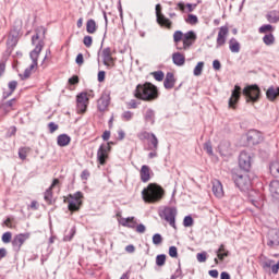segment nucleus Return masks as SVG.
<instances>
[{"instance_id": "nucleus-41", "label": "nucleus", "mask_w": 279, "mask_h": 279, "mask_svg": "<svg viewBox=\"0 0 279 279\" xmlns=\"http://www.w3.org/2000/svg\"><path fill=\"white\" fill-rule=\"evenodd\" d=\"M165 263H167V255H165V254L157 255L156 265L158 267H162L165 265Z\"/></svg>"}, {"instance_id": "nucleus-12", "label": "nucleus", "mask_w": 279, "mask_h": 279, "mask_svg": "<svg viewBox=\"0 0 279 279\" xmlns=\"http://www.w3.org/2000/svg\"><path fill=\"white\" fill-rule=\"evenodd\" d=\"M110 145H112V142L101 144L97 150V161L101 166L106 165V160H108V153L112 149Z\"/></svg>"}, {"instance_id": "nucleus-6", "label": "nucleus", "mask_w": 279, "mask_h": 279, "mask_svg": "<svg viewBox=\"0 0 279 279\" xmlns=\"http://www.w3.org/2000/svg\"><path fill=\"white\" fill-rule=\"evenodd\" d=\"M232 180L240 191H250L252 189V179L247 174L232 173Z\"/></svg>"}, {"instance_id": "nucleus-35", "label": "nucleus", "mask_w": 279, "mask_h": 279, "mask_svg": "<svg viewBox=\"0 0 279 279\" xmlns=\"http://www.w3.org/2000/svg\"><path fill=\"white\" fill-rule=\"evenodd\" d=\"M216 254L219 260H225V258H228V256H230V251L226 250V245L221 244L216 251Z\"/></svg>"}, {"instance_id": "nucleus-2", "label": "nucleus", "mask_w": 279, "mask_h": 279, "mask_svg": "<svg viewBox=\"0 0 279 279\" xmlns=\"http://www.w3.org/2000/svg\"><path fill=\"white\" fill-rule=\"evenodd\" d=\"M133 95L135 99H141V101H156L160 97L158 87L149 82L138 84Z\"/></svg>"}, {"instance_id": "nucleus-37", "label": "nucleus", "mask_w": 279, "mask_h": 279, "mask_svg": "<svg viewBox=\"0 0 279 279\" xmlns=\"http://www.w3.org/2000/svg\"><path fill=\"white\" fill-rule=\"evenodd\" d=\"M86 32L87 34H95L97 32V22L90 19L86 22Z\"/></svg>"}, {"instance_id": "nucleus-45", "label": "nucleus", "mask_w": 279, "mask_h": 279, "mask_svg": "<svg viewBox=\"0 0 279 279\" xmlns=\"http://www.w3.org/2000/svg\"><path fill=\"white\" fill-rule=\"evenodd\" d=\"M227 37H223L222 35L217 36L216 40V47L219 49V47H223L226 45Z\"/></svg>"}, {"instance_id": "nucleus-9", "label": "nucleus", "mask_w": 279, "mask_h": 279, "mask_svg": "<svg viewBox=\"0 0 279 279\" xmlns=\"http://www.w3.org/2000/svg\"><path fill=\"white\" fill-rule=\"evenodd\" d=\"M45 47V41L39 40L36 45L35 49L31 51L29 58L32 60V64L27 68L28 71H33L38 66V58H40V52L43 51V48Z\"/></svg>"}, {"instance_id": "nucleus-47", "label": "nucleus", "mask_w": 279, "mask_h": 279, "mask_svg": "<svg viewBox=\"0 0 279 279\" xmlns=\"http://www.w3.org/2000/svg\"><path fill=\"white\" fill-rule=\"evenodd\" d=\"M134 119V112L132 111H124L122 113V121H132Z\"/></svg>"}, {"instance_id": "nucleus-63", "label": "nucleus", "mask_w": 279, "mask_h": 279, "mask_svg": "<svg viewBox=\"0 0 279 279\" xmlns=\"http://www.w3.org/2000/svg\"><path fill=\"white\" fill-rule=\"evenodd\" d=\"M98 82H106V71L98 72Z\"/></svg>"}, {"instance_id": "nucleus-3", "label": "nucleus", "mask_w": 279, "mask_h": 279, "mask_svg": "<svg viewBox=\"0 0 279 279\" xmlns=\"http://www.w3.org/2000/svg\"><path fill=\"white\" fill-rule=\"evenodd\" d=\"M165 197V189L157 183H149L142 191V198L146 204H158Z\"/></svg>"}, {"instance_id": "nucleus-1", "label": "nucleus", "mask_w": 279, "mask_h": 279, "mask_svg": "<svg viewBox=\"0 0 279 279\" xmlns=\"http://www.w3.org/2000/svg\"><path fill=\"white\" fill-rule=\"evenodd\" d=\"M241 94L245 98L246 104H256L260 99V87L258 85H247L242 90L239 85H235L229 98V108L236 110V104L241 99Z\"/></svg>"}, {"instance_id": "nucleus-60", "label": "nucleus", "mask_w": 279, "mask_h": 279, "mask_svg": "<svg viewBox=\"0 0 279 279\" xmlns=\"http://www.w3.org/2000/svg\"><path fill=\"white\" fill-rule=\"evenodd\" d=\"M58 124H56L54 122H49L48 123V130L50 132V134H53V132H56L58 130Z\"/></svg>"}, {"instance_id": "nucleus-33", "label": "nucleus", "mask_w": 279, "mask_h": 279, "mask_svg": "<svg viewBox=\"0 0 279 279\" xmlns=\"http://www.w3.org/2000/svg\"><path fill=\"white\" fill-rule=\"evenodd\" d=\"M69 143H71V136L68 134H61L57 137V145H59V147H66Z\"/></svg>"}, {"instance_id": "nucleus-62", "label": "nucleus", "mask_w": 279, "mask_h": 279, "mask_svg": "<svg viewBox=\"0 0 279 279\" xmlns=\"http://www.w3.org/2000/svg\"><path fill=\"white\" fill-rule=\"evenodd\" d=\"M69 84H71V86H75V84H80V77L77 75L70 77Z\"/></svg>"}, {"instance_id": "nucleus-26", "label": "nucleus", "mask_w": 279, "mask_h": 279, "mask_svg": "<svg viewBox=\"0 0 279 279\" xmlns=\"http://www.w3.org/2000/svg\"><path fill=\"white\" fill-rule=\"evenodd\" d=\"M269 191H270L271 197H274L275 199H279V181L278 180H274L270 182Z\"/></svg>"}, {"instance_id": "nucleus-46", "label": "nucleus", "mask_w": 279, "mask_h": 279, "mask_svg": "<svg viewBox=\"0 0 279 279\" xmlns=\"http://www.w3.org/2000/svg\"><path fill=\"white\" fill-rule=\"evenodd\" d=\"M193 223H194L193 217H191V216L184 217V219H183L184 228H191V226H193Z\"/></svg>"}, {"instance_id": "nucleus-11", "label": "nucleus", "mask_w": 279, "mask_h": 279, "mask_svg": "<svg viewBox=\"0 0 279 279\" xmlns=\"http://www.w3.org/2000/svg\"><path fill=\"white\" fill-rule=\"evenodd\" d=\"M88 109V93L82 92L76 96V112L84 114Z\"/></svg>"}, {"instance_id": "nucleus-7", "label": "nucleus", "mask_w": 279, "mask_h": 279, "mask_svg": "<svg viewBox=\"0 0 279 279\" xmlns=\"http://www.w3.org/2000/svg\"><path fill=\"white\" fill-rule=\"evenodd\" d=\"M140 141H148V151H158V137L156 134L142 131L137 134Z\"/></svg>"}, {"instance_id": "nucleus-13", "label": "nucleus", "mask_w": 279, "mask_h": 279, "mask_svg": "<svg viewBox=\"0 0 279 279\" xmlns=\"http://www.w3.org/2000/svg\"><path fill=\"white\" fill-rule=\"evenodd\" d=\"M239 167L243 171H250L252 169V155L250 153L242 150L239 156Z\"/></svg>"}, {"instance_id": "nucleus-48", "label": "nucleus", "mask_w": 279, "mask_h": 279, "mask_svg": "<svg viewBox=\"0 0 279 279\" xmlns=\"http://www.w3.org/2000/svg\"><path fill=\"white\" fill-rule=\"evenodd\" d=\"M196 258L198 263H206L208 260V254L206 252L197 253Z\"/></svg>"}, {"instance_id": "nucleus-53", "label": "nucleus", "mask_w": 279, "mask_h": 279, "mask_svg": "<svg viewBox=\"0 0 279 279\" xmlns=\"http://www.w3.org/2000/svg\"><path fill=\"white\" fill-rule=\"evenodd\" d=\"M75 236V228H72L69 232V234H65L63 236V241H73V238Z\"/></svg>"}, {"instance_id": "nucleus-44", "label": "nucleus", "mask_w": 279, "mask_h": 279, "mask_svg": "<svg viewBox=\"0 0 279 279\" xmlns=\"http://www.w3.org/2000/svg\"><path fill=\"white\" fill-rule=\"evenodd\" d=\"M258 32L259 34H267V32H274V26H271V24L262 25Z\"/></svg>"}, {"instance_id": "nucleus-27", "label": "nucleus", "mask_w": 279, "mask_h": 279, "mask_svg": "<svg viewBox=\"0 0 279 279\" xmlns=\"http://www.w3.org/2000/svg\"><path fill=\"white\" fill-rule=\"evenodd\" d=\"M144 121L154 125V123H156V111H154V109H147L144 114Z\"/></svg>"}, {"instance_id": "nucleus-56", "label": "nucleus", "mask_w": 279, "mask_h": 279, "mask_svg": "<svg viewBox=\"0 0 279 279\" xmlns=\"http://www.w3.org/2000/svg\"><path fill=\"white\" fill-rule=\"evenodd\" d=\"M229 28L228 26H221L219 28L218 35L223 36L225 38H228Z\"/></svg>"}, {"instance_id": "nucleus-8", "label": "nucleus", "mask_w": 279, "mask_h": 279, "mask_svg": "<svg viewBox=\"0 0 279 279\" xmlns=\"http://www.w3.org/2000/svg\"><path fill=\"white\" fill-rule=\"evenodd\" d=\"M195 40H197V34L193 31H189L183 35V44L178 46V51H189L193 45H195Z\"/></svg>"}, {"instance_id": "nucleus-18", "label": "nucleus", "mask_w": 279, "mask_h": 279, "mask_svg": "<svg viewBox=\"0 0 279 279\" xmlns=\"http://www.w3.org/2000/svg\"><path fill=\"white\" fill-rule=\"evenodd\" d=\"M110 106V95H102L97 101L99 112H106Z\"/></svg>"}, {"instance_id": "nucleus-22", "label": "nucleus", "mask_w": 279, "mask_h": 279, "mask_svg": "<svg viewBox=\"0 0 279 279\" xmlns=\"http://www.w3.org/2000/svg\"><path fill=\"white\" fill-rule=\"evenodd\" d=\"M163 86L167 90H171L173 86H175V76L173 75L172 72H168L166 74V78L163 81Z\"/></svg>"}, {"instance_id": "nucleus-38", "label": "nucleus", "mask_w": 279, "mask_h": 279, "mask_svg": "<svg viewBox=\"0 0 279 279\" xmlns=\"http://www.w3.org/2000/svg\"><path fill=\"white\" fill-rule=\"evenodd\" d=\"M263 43L269 47L276 43V37H274V34L269 33L263 37Z\"/></svg>"}, {"instance_id": "nucleus-52", "label": "nucleus", "mask_w": 279, "mask_h": 279, "mask_svg": "<svg viewBox=\"0 0 279 279\" xmlns=\"http://www.w3.org/2000/svg\"><path fill=\"white\" fill-rule=\"evenodd\" d=\"M154 245H160L162 243V235L160 233H156L153 235Z\"/></svg>"}, {"instance_id": "nucleus-16", "label": "nucleus", "mask_w": 279, "mask_h": 279, "mask_svg": "<svg viewBox=\"0 0 279 279\" xmlns=\"http://www.w3.org/2000/svg\"><path fill=\"white\" fill-rule=\"evenodd\" d=\"M248 145H258L263 143V133L256 130H251L246 135Z\"/></svg>"}, {"instance_id": "nucleus-4", "label": "nucleus", "mask_w": 279, "mask_h": 279, "mask_svg": "<svg viewBox=\"0 0 279 279\" xmlns=\"http://www.w3.org/2000/svg\"><path fill=\"white\" fill-rule=\"evenodd\" d=\"M83 198L84 194L82 192H76L74 194H69L63 202L64 204H68V210H70V213H77L80 211V208H82Z\"/></svg>"}, {"instance_id": "nucleus-51", "label": "nucleus", "mask_w": 279, "mask_h": 279, "mask_svg": "<svg viewBox=\"0 0 279 279\" xmlns=\"http://www.w3.org/2000/svg\"><path fill=\"white\" fill-rule=\"evenodd\" d=\"M12 241V232L7 231L2 234V243H10Z\"/></svg>"}, {"instance_id": "nucleus-14", "label": "nucleus", "mask_w": 279, "mask_h": 279, "mask_svg": "<svg viewBox=\"0 0 279 279\" xmlns=\"http://www.w3.org/2000/svg\"><path fill=\"white\" fill-rule=\"evenodd\" d=\"M31 236V232L16 234L12 240V246L14 252H21V247H23L25 241H27Z\"/></svg>"}, {"instance_id": "nucleus-5", "label": "nucleus", "mask_w": 279, "mask_h": 279, "mask_svg": "<svg viewBox=\"0 0 279 279\" xmlns=\"http://www.w3.org/2000/svg\"><path fill=\"white\" fill-rule=\"evenodd\" d=\"M159 217L165 219L173 228L178 230V226L175 225V217H178V209L175 207H165L163 210L159 213Z\"/></svg>"}, {"instance_id": "nucleus-43", "label": "nucleus", "mask_w": 279, "mask_h": 279, "mask_svg": "<svg viewBox=\"0 0 279 279\" xmlns=\"http://www.w3.org/2000/svg\"><path fill=\"white\" fill-rule=\"evenodd\" d=\"M150 75H153V77L157 82H162V80H165V72H162V71L151 72Z\"/></svg>"}, {"instance_id": "nucleus-55", "label": "nucleus", "mask_w": 279, "mask_h": 279, "mask_svg": "<svg viewBox=\"0 0 279 279\" xmlns=\"http://www.w3.org/2000/svg\"><path fill=\"white\" fill-rule=\"evenodd\" d=\"M274 263H276V262L272 259H267L262 263V267H263V269H271Z\"/></svg>"}, {"instance_id": "nucleus-34", "label": "nucleus", "mask_w": 279, "mask_h": 279, "mask_svg": "<svg viewBox=\"0 0 279 279\" xmlns=\"http://www.w3.org/2000/svg\"><path fill=\"white\" fill-rule=\"evenodd\" d=\"M183 40H184V33H182V31H175L173 33V43L177 50H178V47H182L180 43H182Z\"/></svg>"}, {"instance_id": "nucleus-21", "label": "nucleus", "mask_w": 279, "mask_h": 279, "mask_svg": "<svg viewBox=\"0 0 279 279\" xmlns=\"http://www.w3.org/2000/svg\"><path fill=\"white\" fill-rule=\"evenodd\" d=\"M213 193L216 197H223V185L221 181L217 179L213 181Z\"/></svg>"}, {"instance_id": "nucleus-39", "label": "nucleus", "mask_w": 279, "mask_h": 279, "mask_svg": "<svg viewBox=\"0 0 279 279\" xmlns=\"http://www.w3.org/2000/svg\"><path fill=\"white\" fill-rule=\"evenodd\" d=\"M202 71H204V61H199L194 68L193 73L195 77H199V75H202Z\"/></svg>"}, {"instance_id": "nucleus-59", "label": "nucleus", "mask_w": 279, "mask_h": 279, "mask_svg": "<svg viewBox=\"0 0 279 279\" xmlns=\"http://www.w3.org/2000/svg\"><path fill=\"white\" fill-rule=\"evenodd\" d=\"M8 86H9L10 92L14 93V90H16V87L19 86V82L11 81V82H9Z\"/></svg>"}, {"instance_id": "nucleus-29", "label": "nucleus", "mask_w": 279, "mask_h": 279, "mask_svg": "<svg viewBox=\"0 0 279 279\" xmlns=\"http://www.w3.org/2000/svg\"><path fill=\"white\" fill-rule=\"evenodd\" d=\"M229 49L231 51V53H239L241 51V43H239V40H236V38H231L229 40Z\"/></svg>"}, {"instance_id": "nucleus-17", "label": "nucleus", "mask_w": 279, "mask_h": 279, "mask_svg": "<svg viewBox=\"0 0 279 279\" xmlns=\"http://www.w3.org/2000/svg\"><path fill=\"white\" fill-rule=\"evenodd\" d=\"M267 240H268L267 241L268 247H278V245H279V230L278 229L269 230Z\"/></svg>"}, {"instance_id": "nucleus-64", "label": "nucleus", "mask_w": 279, "mask_h": 279, "mask_svg": "<svg viewBox=\"0 0 279 279\" xmlns=\"http://www.w3.org/2000/svg\"><path fill=\"white\" fill-rule=\"evenodd\" d=\"M270 269H271L272 274H278V271H279V260L277 262V264L274 263Z\"/></svg>"}, {"instance_id": "nucleus-31", "label": "nucleus", "mask_w": 279, "mask_h": 279, "mask_svg": "<svg viewBox=\"0 0 279 279\" xmlns=\"http://www.w3.org/2000/svg\"><path fill=\"white\" fill-rule=\"evenodd\" d=\"M218 151L221 156H228L230 154V143L228 141L220 142Z\"/></svg>"}, {"instance_id": "nucleus-15", "label": "nucleus", "mask_w": 279, "mask_h": 279, "mask_svg": "<svg viewBox=\"0 0 279 279\" xmlns=\"http://www.w3.org/2000/svg\"><path fill=\"white\" fill-rule=\"evenodd\" d=\"M60 184L59 179H53L51 185L45 191L44 193V199L48 206H53L54 201H53V189Z\"/></svg>"}, {"instance_id": "nucleus-40", "label": "nucleus", "mask_w": 279, "mask_h": 279, "mask_svg": "<svg viewBox=\"0 0 279 279\" xmlns=\"http://www.w3.org/2000/svg\"><path fill=\"white\" fill-rule=\"evenodd\" d=\"M27 154H29V147H22L19 149V158L21 160H26Z\"/></svg>"}, {"instance_id": "nucleus-30", "label": "nucleus", "mask_w": 279, "mask_h": 279, "mask_svg": "<svg viewBox=\"0 0 279 279\" xmlns=\"http://www.w3.org/2000/svg\"><path fill=\"white\" fill-rule=\"evenodd\" d=\"M121 226H123V228H131L132 230H134V228H136L137 226L136 218L134 217L124 218L121 221Z\"/></svg>"}, {"instance_id": "nucleus-50", "label": "nucleus", "mask_w": 279, "mask_h": 279, "mask_svg": "<svg viewBox=\"0 0 279 279\" xmlns=\"http://www.w3.org/2000/svg\"><path fill=\"white\" fill-rule=\"evenodd\" d=\"M204 150L208 154V156H213V143L210 141L204 144Z\"/></svg>"}, {"instance_id": "nucleus-19", "label": "nucleus", "mask_w": 279, "mask_h": 279, "mask_svg": "<svg viewBox=\"0 0 279 279\" xmlns=\"http://www.w3.org/2000/svg\"><path fill=\"white\" fill-rule=\"evenodd\" d=\"M140 178L144 183L149 182L151 180V168H149L147 165L142 166L140 170Z\"/></svg>"}, {"instance_id": "nucleus-23", "label": "nucleus", "mask_w": 279, "mask_h": 279, "mask_svg": "<svg viewBox=\"0 0 279 279\" xmlns=\"http://www.w3.org/2000/svg\"><path fill=\"white\" fill-rule=\"evenodd\" d=\"M172 62L175 64V66H184L186 57H184V54L181 52H174L172 53Z\"/></svg>"}, {"instance_id": "nucleus-10", "label": "nucleus", "mask_w": 279, "mask_h": 279, "mask_svg": "<svg viewBox=\"0 0 279 279\" xmlns=\"http://www.w3.org/2000/svg\"><path fill=\"white\" fill-rule=\"evenodd\" d=\"M155 10L158 25H160L161 27H166V29H172L173 22H171V20L162 14V7L160 4H156Z\"/></svg>"}, {"instance_id": "nucleus-32", "label": "nucleus", "mask_w": 279, "mask_h": 279, "mask_svg": "<svg viewBox=\"0 0 279 279\" xmlns=\"http://www.w3.org/2000/svg\"><path fill=\"white\" fill-rule=\"evenodd\" d=\"M268 23L276 24L279 22V10H271L266 14Z\"/></svg>"}, {"instance_id": "nucleus-49", "label": "nucleus", "mask_w": 279, "mask_h": 279, "mask_svg": "<svg viewBox=\"0 0 279 279\" xmlns=\"http://www.w3.org/2000/svg\"><path fill=\"white\" fill-rule=\"evenodd\" d=\"M141 102L136 101V99H131L129 102H126V106L129 108V110H136V108H138V105Z\"/></svg>"}, {"instance_id": "nucleus-61", "label": "nucleus", "mask_w": 279, "mask_h": 279, "mask_svg": "<svg viewBox=\"0 0 279 279\" xmlns=\"http://www.w3.org/2000/svg\"><path fill=\"white\" fill-rule=\"evenodd\" d=\"M32 72L31 70H28V68L25 69L23 74H20L21 80H28V77H31Z\"/></svg>"}, {"instance_id": "nucleus-20", "label": "nucleus", "mask_w": 279, "mask_h": 279, "mask_svg": "<svg viewBox=\"0 0 279 279\" xmlns=\"http://www.w3.org/2000/svg\"><path fill=\"white\" fill-rule=\"evenodd\" d=\"M102 62L105 66H112L114 64V59L112 58V50L110 48H105L102 50Z\"/></svg>"}, {"instance_id": "nucleus-54", "label": "nucleus", "mask_w": 279, "mask_h": 279, "mask_svg": "<svg viewBox=\"0 0 279 279\" xmlns=\"http://www.w3.org/2000/svg\"><path fill=\"white\" fill-rule=\"evenodd\" d=\"M83 45H85V47L89 48L93 47V37L92 36H85L83 38Z\"/></svg>"}, {"instance_id": "nucleus-28", "label": "nucleus", "mask_w": 279, "mask_h": 279, "mask_svg": "<svg viewBox=\"0 0 279 279\" xmlns=\"http://www.w3.org/2000/svg\"><path fill=\"white\" fill-rule=\"evenodd\" d=\"M266 97L269 101H276L277 97H279V87L274 88V86H270L266 92Z\"/></svg>"}, {"instance_id": "nucleus-58", "label": "nucleus", "mask_w": 279, "mask_h": 279, "mask_svg": "<svg viewBox=\"0 0 279 279\" xmlns=\"http://www.w3.org/2000/svg\"><path fill=\"white\" fill-rule=\"evenodd\" d=\"M147 230V228L145 227V225L143 223H140L135 227V231L138 233V234H145V231Z\"/></svg>"}, {"instance_id": "nucleus-36", "label": "nucleus", "mask_w": 279, "mask_h": 279, "mask_svg": "<svg viewBox=\"0 0 279 279\" xmlns=\"http://www.w3.org/2000/svg\"><path fill=\"white\" fill-rule=\"evenodd\" d=\"M269 170H270L272 178H279V161H278V159L270 162Z\"/></svg>"}, {"instance_id": "nucleus-42", "label": "nucleus", "mask_w": 279, "mask_h": 279, "mask_svg": "<svg viewBox=\"0 0 279 279\" xmlns=\"http://www.w3.org/2000/svg\"><path fill=\"white\" fill-rule=\"evenodd\" d=\"M185 21L190 25H197L199 23V19H197V15L194 14H189Z\"/></svg>"}, {"instance_id": "nucleus-24", "label": "nucleus", "mask_w": 279, "mask_h": 279, "mask_svg": "<svg viewBox=\"0 0 279 279\" xmlns=\"http://www.w3.org/2000/svg\"><path fill=\"white\" fill-rule=\"evenodd\" d=\"M16 104V98L10 99L0 105L1 110H3L4 114L12 112L14 110V105Z\"/></svg>"}, {"instance_id": "nucleus-57", "label": "nucleus", "mask_w": 279, "mask_h": 279, "mask_svg": "<svg viewBox=\"0 0 279 279\" xmlns=\"http://www.w3.org/2000/svg\"><path fill=\"white\" fill-rule=\"evenodd\" d=\"M169 256H171V258H178V247L170 246L169 247Z\"/></svg>"}, {"instance_id": "nucleus-25", "label": "nucleus", "mask_w": 279, "mask_h": 279, "mask_svg": "<svg viewBox=\"0 0 279 279\" xmlns=\"http://www.w3.org/2000/svg\"><path fill=\"white\" fill-rule=\"evenodd\" d=\"M7 45L8 47H12V49H14L16 45H19V32L12 31L10 33L9 38L7 40Z\"/></svg>"}]
</instances>
